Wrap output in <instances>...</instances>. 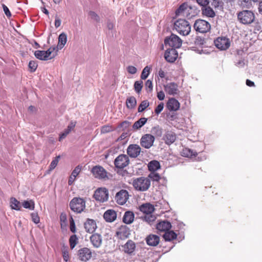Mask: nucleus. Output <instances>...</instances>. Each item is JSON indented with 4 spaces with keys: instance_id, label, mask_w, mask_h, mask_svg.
I'll use <instances>...</instances> for the list:
<instances>
[{
    "instance_id": "f257e3e1",
    "label": "nucleus",
    "mask_w": 262,
    "mask_h": 262,
    "mask_svg": "<svg viewBox=\"0 0 262 262\" xmlns=\"http://www.w3.org/2000/svg\"><path fill=\"white\" fill-rule=\"evenodd\" d=\"M161 169L160 162L157 160H152L148 162V171L150 172L148 174V179H150L153 181H159L161 177L156 171ZM150 185V181L148 180V188Z\"/></svg>"
},
{
    "instance_id": "f03ea898",
    "label": "nucleus",
    "mask_w": 262,
    "mask_h": 262,
    "mask_svg": "<svg viewBox=\"0 0 262 262\" xmlns=\"http://www.w3.org/2000/svg\"><path fill=\"white\" fill-rule=\"evenodd\" d=\"M174 28L180 35H187L191 31V26L188 21L184 19H179L174 23Z\"/></svg>"
},
{
    "instance_id": "7ed1b4c3",
    "label": "nucleus",
    "mask_w": 262,
    "mask_h": 262,
    "mask_svg": "<svg viewBox=\"0 0 262 262\" xmlns=\"http://www.w3.org/2000/svg\"><path fill=\"white\" fill-rule=\"evenodd\" d=\"M70 209L75 212L81 213L85 207V201L82 198L75 197L69 204Z\"/></svg>"
},
{
    "instance_id": "20e7f679",
    "label": "nucleus",
    "mask_w": 262,
    "mask_h": 262,
    "mask_svg": "<svg viewBox=\"0 0 262 262\" xmlns=\"http://www.w3.org/2000/svg\"><path fill=\"white\" fill-rule=\"evenodd\" d=\"M237 18L240 23L249 25L253 22L255 16L251 11L243 10L237 14Z\"/></svg>"
},
{
    "instance_id": "39448f33",
    "label": "nucleus",
    "mask_w": 262,
    "mask_h": 262,
    "mask_svg": "<svg viewBox=\"0 0 262 262\" xmlns=\"http://www.w3.org/2000/svg\"><path fill=\"white\" fill-rule=\"evenodd\" d=\"M193 28L196 32L205 33L210 30L211 25L205 20L198 19L195 21Z\"/></svg>"
},
{
    "instance_id": "423d86ee",
    "label": "nucleus",
    "mask_w": 262,
    "mask_h": 262,
    "mask_svg": "<svg viewBox=\"0 0 262 262\" xmlns=\"http://www.w3.org/2000/svg\"><path fill=\"white\" fill-rule=\"evenodd\" d=\"M182 40L177 35L171 34L169 37H166L164 40V43L166 46H169L171 48H179L182 45Z\"/></svg>"
},
{
    "instance_id": "0eeeda50",
    "label": "nucleus",
    "mask_w": 262,
    "mask_h": 262,
    "mask_svg": "<svg viewBox=\"0 0 262 262\" xmlns=\"http://www.w3.org/2000/svg\"><path fill=\"white\" fill-rule=\"evenodd\" d=\"M93 197L100 203L106 202L108 199V191L106 188H99L95 191Z\"/></svg>"
},
{
    "instance_id": "6e6552de",
    "label": "nucleus",
    "mask_w": 262,
    "mask_h": 262,
    "mask_svg": "<svg viewBox=\"0 0 262 262\" xmlns=\"http://www.w3.org/2000/svg\"><path fill=\"white\" fill-rule=\"evenodd\" d=\"M129 163L128 157L124 154L119 155L114 161V165L118 169H123L126 167Z\"/></svg>"
},
{
    "instance_id": "1a4fd4ad",
    "label": "nucleus",
    "mask_w": 262,
    "mask_h": 262,
    "mask_svg": "<svg viewBox=\"0 0 262 262\" xmlns=\"http://www.w3.org/2000/svg\"><path fill=\"white\" fill-rule=\"evenodd\" d=\"M91 172L95 178L99 180L107 178V172L102 166L100 165L94 166L91 170Z\"/></svg>"
},
{
    "instance_id": "9d476101",
    "label": "nucleus",
    "mask_w": 262,
    "mask_h": 262,
    "mask_svg": "<svg viewBox=\"0 0 262 262\" xmlns=\"http://www.w3.org/2000/svg\"><path fill=\"white\" fill-rule=\"evenodd\" d=\"M133 185L134 188L139 191H145L147 189V178H138L134 180Z\"/></svg>"
},
{
    "instance_id": "9b49d317",
    "label": "nucleus",
    "mask_w": 262,
    "mask_h": 262,
    "mask_svg": "<svg viewBox=\"0 0 262 262\" xmlns=\"http://www.w3.org/2000/svg\"><path fill=\"white\" fill-rule=\"evenodd\" d=\"M214 43L215 47L221 50L227 49L230 45L229 39L223 37H218L214 40Z\"/></svg>"
},
{
    "instance_id": "f8f14e48",
    "label": "nucleus",
    "mask_w": 262,
    "mask_h": 262,
    "mask_svg": "<svg viewBox=\"0 0 262 262\" xmlns=\"http://www.w3.org/2000/svg\"><path fill=\"white\" fill-rule=\"evenodd\" d=\"M178 56L177 51L175 49L168 48L167 49L164 54V58L165 60L168 62H173L177 59Z\"/></svg>"
},
{
    "instance_id": "ddd939ff",
    "label": "nucleus",
    "mask_w": 262,
    "mask_h": 262,
    "mask_svg": "<svg viewBox=\"0 0 262 262\" xmlns=\"http://www.w3.org/2000/svg\"><path fill=\"white\" fill-rule=\"evenodd\" d=\"M128 199V193L127 190L122 189L117 192L115 196V200L119 205L125 204Z\"/></svg>"
},
{
    "instance_id": "4468645a",
    "label": "nucleus",
    "mask_w": 262,
    "mask_h": 262,
    "mask_svg": "<svg viewBox=\"0 0 262 262\" xmlns=\"http://www.w3.org/2000/svg\"><path fill=\"white\" fill-rule=\"evenodd\" d=\"M141 152L140 147L137 144H130L127 148V155L131 158L137 157Z\"/></svg>"
},
{
    "instance_id": "2eb2a0df",
    "label": "nucleus",
    "mask_w": 262,
    "mask_h": 262,
    "mask_svg": "<svg viewBox=\"0 0 262 262\" xmlns=\"http://www.w3.org/2000/svg\"><path fill=\"white\" fill-rule=\"evenodd\" d=\"M137 216L138 218L143 221L147 222V203H144L139 207Z\"/></svg>"
},
{
    "instance_id": "dca6fc26",
    "label": "nucleus",
    "mask_w": 262,
    "mask_h": 262,
    "mask_svg": "<svg viewBox=\"0 0 262 262\" xmlns=\"http://www.w3.org/2000/svg\"><path fill=\"white\" fill-rule=\"evenodd\" d=\"M78 256L80 260L86 261L92 257V252L88 248H83L78 250Z\"/></svg>"
},
{
    "instance_id": "f3484780",
    "label": "nucleus",
    "mask_w": 262,
    "mask_h": 262,
    "mask_svg": "<svg viewBox=\"0 0 262 262\" xmlns=\"http://www.w3.org/2000/svg\"><path fill=\"white\" fill-rule=\"evenodd\" d=\"M165 91L171 95H175L178 94V85L176 83L169 82L164 85Z\"/></svg>"
},
{
    "instance_id": "a211bd4d",
    "label": "nucleus",
    "mask_w": 262,
    "mask_h": 262,
    "mask_svg": "<svg viewBox=\"0 0 262 262\" xmlns=\"http://www.w3.org/2000/svg\"><path fill=\"white\" fill-rule=\"evenodd\" d=\"M130 234V230L126 225L121 226L116 232L117 237L121 239L126 238Z\"/></svg>"
},
{
    "instance_id": "6ab92c4d",
    "label": "nucleus",
    "mask_w": 262,
    "mask_h": 262,
    "mask_svg": "<svg viewBox=\"0 0 262 262\" xmlns=\"http://www.w3.org/2000/svg\"><path fill=\"white\" fill-rule=\"evenodd\" d=\"M90 241L94 248H98L102 245V238L100 234L95 233L91 236Z\"/></svg>"
},
{
    "instance_id": "aec40b11",
    "label": "nucleus",
    "mask_w": 262,
    "mask_h": 262,
    "mask_svg": "<svg viewBox=\"0 0 262 262\" xmlns=\"http://www.w3.org/2000/svg\"><path fill=\"white\" fill-rule=\"evenodd\" d=\"M176 139L177 136L176 134L172 131L166 132L163 136V140L165 143L168 145L172 144L176 141Z\"/></svg>"
},
{
    "instance_id": "412c9836",
    "label": "nucleus",
    "mask_w": 262,
    "mask_h": 262,
    "mask_svg": "<svg viewBox=\"0 0 262 262\" xmlns=\"http://www.w3.org/2000/svg\"><path fill=\"white\" fill-rule=\"evenodd\" d=\"M85 231L89 233H93L97 228L96 224L94 220L88 219L84 224Z\"/></svg>"
},
{
    "instance_id": "4be33fe9",
    "label": "nucleus",
    "mask_w": 262,
    "mask_h": 262,
    "mask_svg": "<svg viewBox=\"0 0 262 262\" xmlns=\"http://www.w3.org/2000/svg\"><path fill=\"white\" fill-rule=\"evenodd\" d=\"M166 107L169 111H177L180 108V103L174 98H170L166 104Z\"/></svg>"
},
{
    "instance_id": "5701e85b",
    "label": "nucleus",
    "mask_w": 262,
    "mask_h": 262,
    "mask_svg": "<svg viewBox=\"0 0 262 262\" xmlns=\"http://www.w3.org/2000/svg\"><path fill=\"white\" fill-rule=\"evenodd\" d=\"M103 217L107 222L111 223L116 219L117 213L115 210L109 209L104 212Z\"/></svg>"
},
{
    "instance_id": "b1692460",
    "label": "nucleus",
    "mask_w": 262,
    "mask_h": 262,
    "mask_svg": "<svg viewBox=\"0 0 262 262\" xmlns=\"http://www.w3.org/2000/svg\"><path fill=\"white\" fill-rule=\"evenodd\" d=\"M171 228V224L170 222L167 221H162L159 222L156 225V228L160 231H167L170 230Z\"/></svg>"
},
{
    "instance_id": "393cba45",
    "label": "nucleus",
    "mask_w": 262,
    "mask_h": 262,
    "mask_svg": "<svg viewBox=\"0 0 262 262\" xmlns=\"http://www.w3.org/2000/svg\"><path fill=\"white\" fill-rule=\"evenodd\" d=\"M187 9H188V5L186 3H183L176 10V16H180V15L185 16L186 15L188 17V10H187Z\"/></svg>"
},
{
    "instance_id": "a878e982",
    "label": "nucleus",
    "mask_w": 262,
    "mask_h": 262,
    "mask_svg": "<svg viewBox=\"0 0 262 262\" xmlns=\"http://www.w3.org/2000/svg\"><path fill=\"white\" fill-rule=\"evenodd\" d=\"M135 214L131 211H127L124 213L123 222L126 224H130L134 221Z\"/></svg>"
},
{
    "instance_id": "bb28decb",
    "label": "nucleus",
    "mask_w": 262,
    "mask_h": 262,
    "mask_svg": "<svg viewBox=\"0 0 262 262\" xmlns=\"http://www.w3.org/2000/svg\"><path fill=\"white\" fill-rule=\"evenodd\" d=\"M123 248L125 253L131 254L135 251L136 245L133 241L128 240L124 245Z\"/></svg>"
},
{
    "instance_id": "cd10ccee",
    "label": "nucleus",
    "mask_w": 262,
    "mask_h": 262,
    "mask_svg": "<svg viewBox=\"0 0 262 262\" xmlns=\"http://www.w3.org/2000/svg\"><path fill=\"white\" fill-rule=\"evenodd\" d=\"M181 155L183 157L193 158L196 157L198 153L188 148H184L181 151Z\"/></svg>"
},
{
    "instance_id": "c85d7f7f",
    "label": "nucleus",
    "mask_w": 262,
    "mask_h": 262,
    "mask_svg": "<svg viewBox=\"0 0 262 262\" xmlns=\"http://www.w3.org/2000/svg\"><path fill=\"white\" fill-rule=\"evenodd\" d=\"M202 13L203 15L209 17H214L215 15L214 10L209 6H206L202 8Z\"/></svg>"
},
{
    "instance_id": "c756f323",
    "label": "nucleus",
    "mask_w": 262,
    "mask_h": 262,
    "mask_svg": "<svg viewBox=\"0 0 262 262\" xmlns=\"http://www.w3.org/2000/svg\"><path fill=\"white\" fill-rule=\"evenodd\" d=\"M163 237L166 241H171L177 238V234L173 231L169 230L165 232Z\"/></svg>"
},
{
    "instance_id": "7c9ffc66",
    "label": "nucleus",
    "mask_w": 262,
    "mask_h": 262,
    "mask_svg": "<svg viewBox=\"0 0 262 262\" xmlns=\"http://www.w3.org/2000/svg\"><path fill=\"white\" fill-rule=\"evenodd\" d=\"M160 242L159 236L154 234L148 235V246H156Z\"/></svg>"
},
{
    "instance_id": "2f4dec72",
    "label": "nucleus",
    "mask_w": 262,
    "mask_h": 262,
    "mask_svg": "<svg viewBox=\"0 0 262 262\" xmlns=\"http://www.w3.org/2000/svg\"><path fill=\"white\" fill-rule=\"evenodd\" d=\"M147 118H141L139 120L136 121L133 125V128L134 130H137L141 128L147 122Z\"/></svg>"
},
{
    "instance_id": "473e14b6",
    "label": "nucleus",
    "mask_w": 262,
    "mask_h": 262,
    "mask_svg": "<svg viewBox=\"0 0 262 262\" xmlns=\"http://www.w3.org/2000/svg\"><path fill=\"white\" fill-rule=\"evenodd\" d=\"M67 41V35L65 33H61L58 37V47L60 49H62L66 45Z\"/></svg>"
},
{
    "instance_id": "72a5a7b5",
    "label": "nucleus",
    "mask_w": 262,
    "mask_h": 262,
    "mask_svg": "<svg viewBox=\"0 0 262 262\" xmlns=\"http://www.w3.org/2000/svg\"><path fill=\"white\" fill-rule=\"evenodd\" d=\"M137 104V101L134 96H130L127 98L126 100V107L129 109H133L135 107Z\"/></svg>"
},
{
    "instance_id": "f704fd0d",
    "label": "nucleus",
    "mask_w": 262,
    "mask_h": 262,
    "mask_svg": "<svg viewBox=\"0 0 262 262\" xmlns=\"http://www.w3.org/2000/svg\"><path fill=\"white\" fill-rule=\"evenodd\" d=\"M11 207L12 209L16 210H19L20 209V202L18 201L15 198H11Z\"/></svg>"
},
{
    "instance_id": "c9c22d12",
    "label": "nucleus",
    "mask_w": 262,
    "mask_h": 262,
    "mask_svg": "<svg viewBox=\"0 0 262 262\" xmlns=\"http://www.w3.org/2000/svg\"><path fill=\"white\" fill-rule=\"evenodd\" d=\"M34 202L32 200L25 201L23 203V206L26 209L33 210L34 209Z\"/></svg>"
},
{
    "instance_id": "e433bc0d",
    "label": "nucleus",
    "mask_w": 262,
    "mask_h": 262,
    "mask_svg": "<svg viewBox=\"0 0 262 262\" xmlns=\"http://www.w3.org/2000/svg\"><path fill=\"white\" fill-rule=\"evenodd\" d=\"M69 243L71 248L74 249L78 243V238L76 235L74 234L70 236Z\"/></svg>"
},
{
    "instance_id": "4c0bfd02",
    "label": "nucleus",
    "mask_w": 262,
    "mask_h": 262,
    "mask_svg": "<svg viewBox=\"0 0 262 262\" xmlns=\"http://www.w3.org/2000/svg\"><path fill=\"white\" fill-rule=\"evenodd\" d=\"M35 57L41 60H47L44 53V51L37 50L34 52Z\"/></svg>"
},
{
    "instance_id": "58836bf2",
    "label": "nucleus",
    "mask_w": 262,
    "mask_h": 262,
    "mask_svg": "<svg viewBox=\"0 0 262 262\" xmlns=\"http://www.w3.org/2000/svg\"><path fill=\"white\" fill-rule=\"evenodd\" d=\"M143 88V82L142 80L136 81L134 83L135 91L138 94L140 93Z\"/></svg>"
},
{
    "instance_id": "ea45409f",
    "label": "nucleus",
    "mask_w": 262,
    "mask_h": 262,
    "mask_svg": "<svg viewBox=\"0 0 262 262\" xmlns=\"http://www.w3.org/2000/svg\"><path fill=\"white\" fill-rule=\"evenodd\" d=\"M151 133L152 135L160 137L162 135V132L161 128L159 126H155L151 129Z\"/></svg>"
},
{
    "instance_id": "a19ab883",
    "label": "nucleus",
    "mask_w": 262,
    "mask_h": 262,
    "mask_svg": "<svg viewBox=\"0 0 262 262\" xmlns=\"http://www.w3.org/2000/svg\"><path fill=\"white\" fill-rule=\"evenodd\" d=\"M60 158V156H58L54 158V159L51 162V163L50 165V166H49L50 169L51 170L54 169L56 167Z\"/></svg>"
},
{
    "instance_id": "79ce46f5",
    "label": "nucleus",
    "mask_w": 262,
    "mask_h": 262,
    "mask_svg": "<svg viewBox=\"0 0 262 262\" xmlns=\"http://www.w3.org/2000/svg\"><path fill=\"white\" fill-rule=\"evenodd\" d=\"M114 130L113 127L111 125H106L102 126L101 128V133L105 134L112 132Z\"/></svg>"
},
{
    "instance_id": "37998d69",
    "label": "nucleus",
    "mask_w": 262,
    "mask_h": 262,
    "mask_svg": "<svg viewBox=\"0 0 262 262\" xmlns=\"http://www.w3.org/2000/svg\"><path fill=\"white\" fill-rule=\"evenodd\" d=\"M140 144L142 147L147 148V134L142 136L140 140Z\"/></svg>"
},
{
    "instance_id": "c03bdc74",
    "label": "nucleus",
    "mask_w": 262,
    "mask_h": 262,
    "mask_svg": "<svg viewBox=\"0 0 262 262\" xmlns=\"http://www.w3.org/2000/svg\"><path fill=\"white\" fill-rule=\"evenodd\" d=\"M37 63L35 61H30L29 63V68L30 69L31 72H35L37 68Z\"/></svg>"
},
{
    "instance_id": "a18cd8bd",
    "label": "nucleus",
    "mask_w": 262,
    "mask_h": 262,
    "mask_svg": "<svg viewBox=\"0 0 262 262\" xmlns=\"http://www.w3.org/2000/svg\"><path fill=\"white\" fill-rule=\"evenodd\" d=\"M89 15L90 16L91 19H93L95 21H96V22L99 21V20H100L99 16L95 12L90 11L89 13Z\"/></svg>"
},
{
    "instance_id": "49530a36",
    "label": "nucleus",
    "mask_w": 262,
    "mask_h": 262,
    "mask_svg": "<svg viewBox=\"0 0 262 262\" xmlns=\"http://www.w3.org/2000/svg\"><path fill=\"white\" fill-rule=\"evenodd\" d=\"M146 100H144L141 102V104L139 105L138 110L139 112H142L144 110H145L147 107Z\"/></svg>"
},
{
    "instance_id": "de8ad7c7",
    "label": "nucleus",
    "mask_w": 262,
    "mask_h": 262,
    "mask_svg": "<svg viewBox=\"0 0 262 262\" xmlns=\"http://www.w3.org/2000/svg\"><path fill=\"white\" fill-rule=\"evenodd\" d=\"M31 217L32 221L35 223L38 224L40 222V218L37 213L33 212L31 213Z\"/></svg>"
},
{
    "instance_id": "09e8293b",
    "label": "nucleus",
    "mask_w": 262,
    "mask_h": 262,
    "mask_svg": "<svg viewBox=\"0 0 262 262\" xmlns=\"http://www.w3.org/2000/svg\"><path fill=\"white\" fill-rule=\"evenodd\" d=\"M44 53L45 54V57H46V60H48L49 59H52L53 58H54L56 55V54H53L52 55V53L51 52V51L50 50H47V51H44ZM45 57V56H43Z\"/></svg>"
},
{
    "instance_id": "8fccbe9b",
    "label": "nucleus",
    "mask_w": 262,
    "mask_h": 262,
    "mask_svg": "<svg viewBox=\"0 0 262 262\" xmlns=\"http://www.w3.org/2000/svg\"><path fill=\"white\" fill-rule=\"evenodd\" d=\"M81 170V167L79 166H76L73 170L71 175L75 179L76 177L78 175Z\"/></svg>"
},
{
    "instance_id": "3c124183",
    "label": "nucleus",
    "mask_w": 262,
    "mask_h": 262,
    "mask_svg": "<svg viewBox=\"0 0 262 262\" xmlns=\"http://www.w3.org/2000/svg\"><path fill=\"white\" fill-rule=\"evenodd\" d=\"M164 108V103L161 102L155 108V112L156 114H160Z\"/></svg>"
},
{
    "instance_id": "603ef678",
    "label": "nucleus",
    "mask_w": 262,
    "mask_h": 262,
    "mask_svg": "<svg viewBox=\"0 0 262 262\" xmlns=\"http://www.w3.org/2000/svg\"><path fill=\"white\" fill-rule=\"evenodd\" d=\"M250 1L251 0H241V5L243 7L249 8L251 6Z\"/></svg>"
},
{
    "instance_id": "864d4df0",
    "label": "nucleus",
    "mask_w": 262,
    "mask_h": 262,
    "mask_svg": "<svg viewBox=\"0 0 262 262\" xmlns=\"http://www.w3.org/2000/svg\"><path fill=\"white\" fill-rule=\"evenodd\" d=\"M130 124V123L128 121H124L122 122L119 126V127L122 128L123 129L127 128Z\"/></svg>"
},
{
    "instance_id": "5fc2aeb1",
    "label": "nucleus",
    "mask_w": 262,
    "mask_h": 262,
    "mask_svg": "<svg viewBox=\"0 0 262 262\" xmlns=\"http://www.w3.org/2000/svg\"><path fill=\"white\" fill-rule=\"evenodd\" d=\"M126 69L127 71L131 74H135L137 72L136 68L132 66H128Z\"/></svg>"
},
{
    "instance_id": "6e6d98bb",
    "label": "nucleus",
    "mask_w": 262,
    "mask_h": 262,
    "mask_svg": "<svg viewBox=\"0 0 262 262\" xmlns=\"http://www.w3.org/2000/svg\"><path fill=\"white\" fill-rule=\"evenodd\" d=\"M155 139L154 135L148 134V148L153 145Z\"/></svg>"
},
{
    "instance_id": "4d7b16f0",
    "label": "nucleus",
    "mask_w": 262,
    "mask_h": 262,
    "mask_svg": "<svg viewBox=\"0 0 262 262\" xmlns=\"http://www.w3.org/2000/svg\"><path fill=\"white\" fill-rule=\"evenodd\" d=\"M130 136V134L128 132H124L123 133L120 137H118L117 141H121L125 139L126 137H129Z\"/></svg>"
},
{
    "instance_id": "13d9d810",
    "label": "nucleus",
    "mask_w": 262,
    "mask_h": 262,
    "mask_svg": "<svg viewBox=\"0 0 262 262\" xmlns=\"http://www.w3.org/2000/svg\"><path fill=\"white\" fill-rule=\"evenodd\" d=\"M71 132L68 129H65V130L63 131V133H62L60 135L59 139V140L60 141L62 139L65 138L66 136L70 133Z\"/></svg>"
},
{
    "instance_id": "bf43d9fd",
    "label": "nucleus",
    "mask_w": 262,
    "mask_h": 262,
    "mask_svg": "<svg viewBox=\"0 0 262 262\" xmlns=\"http://www.w3.org/2000/svg\"><path fill=\"white\" fill-rule=\"evenodd\" d=\"M222 4L220 0H211V5L215 8H218Z\"/></svg>"
},
{
    "instance_id": "052dcab7",
    "label": "nucleus",
    "mask_w": 262,
    "mask_h": 262,
    "mask_svg": "<svg viewBox=\"0 0 262 262\" xmlns=\"http://www.w3.org/2000/svg\"><path fill=\"white\" fill-rule=\"evenodd\" d=\"M2 7L6 15L8 17H10L11 14L8 8L5 4H2Z\"/></svg>"
},
{
    "instance_id": "680f3d73",
    "label": "nucleus",
    "mask_w": 262,
    "mask_h": 262,
    "mask_svg": "<svg viewBox=\"0 0 262 262\" xmlns=\"http://www.w3.org/2000/svg\"><path fill=\"white\" fill-rule=\"evenodd\" d=\"M141 78L142 79H145L147 78V66H146L143 70Z\"/></svg>"
},
{
    "instance_id": "e2e57ef3",
    "label": "nucleus",
    "mask_w": 262,
    "mask_h": 262,
    "mask_svg": "<svg viewBox=\"0 0 262 262\" xmlns=\"http://www.w3.org/2000/svg\"><path fill=\"white\" fill-rule=\"evenodd\" d=\"M196 1L202 7L207 6L209 3V0H196Z\"/></svg>"
},
{
    "instance_id": "0e129e2a",
    "label": "nucleus",
    "mask_w": 262,
    "mask_h": 262,
    "mask_svg": "<svg viewBox=\"0 0 262 262\" xmlns=\"http://www.w3.org/2000/svg\"><path fill=\"white\" fill-rule=\"evenodd\" d=\"M70 230L73 233H75L76 232L75 223L72 218H71V220L70 221Z\"/></svg>"
},
{
    "instance_id": "69168bd1",
    "label": "nucleus",
    "mask_w": 262,
    "mask_h": 262,
    "mask_svg": "<svg viewBox=\"0 0 262 262\" xmlns=\"http://www.w3.org/2000/svg\"><path fill=\"white\" fill-rule=\"evenodd\" d=\"M62 256L64 261H68L69 259V253L67 250L62 251Z\"/></svg>"
},
{
    "instance_id": "338daca9",
    "label": "nucleus",
    "mask_w": 262,
    "mask_h": 262,
    "mask_svg": "<svg viewBox=\"0 0 262 262\" xmlns=\"http://www.w3.org/2000/svg\"><path fill=\"white\" fill-rule=\"evenodd\" d=\"M157 97L160 100H163L165 98V94L162 91H161L158 93Z\"/></svg>"
},
{
    "instance_id": "774afa93",
    "label": "nucleus",
    "mask_w": 262,
    "mask_h": 262,
    "mask_svg": "<svg viewBox=\"0 0 262 262\" xmlns=\"http://www.w3.org/2000/svg\"><path fill=\"white\" fill-rule=\"evenodd\" d=\"M155 210L154 206L151 204L148 203V219H149V215L153 213Z\"/></svg>"
}]
</instances>
